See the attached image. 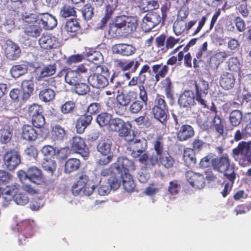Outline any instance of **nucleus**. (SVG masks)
Instances as JSON below:
<instances>
[{
    "label": "nucleus",
    "mask_w": 251,
    "mask_h": 251,
    "mask_svg": "<svg viewBox=\"0 0 251 251\" xmlns=\"http://www.w3.org/2000/svg\"><path fill=\"white\" fill-rule=\"evenodd\" d=\"M195 91L185 90L180 94L178 103L180 107L192 109L198 103L203 109L208 108L206 98L208 93L209 86L208 82L201 78L194 82Z\"/></svg>",
    "instance_id": "obj_1"
},
{
    "label": "nucleus",
    "mask_w": 251,
    "mask_h": 251,
    "mask_svg": "<svg viewBox=\"0 0 251 251\" xmlns=\"http://www.w3.org/2000/svg\"><path fill=\"white\" fill-rule=\"evenodd\" d=\"M113 63L116 69L124 73L123 76L126 79H130L127 84L128 87L135 86L138 83L139 85H143L145 83L138 75L131 78V74L135 73L140 65V61L136 58H115L113 60Z\"/></svg>",
    "instance_id": "obj_2"
},
{
    "label": "nucleus",
    "mask_w": 251,
    "mask_h": 251,
    "mask_svg": "<svg viewBox=\"0 0 251 251\" xmlns=\"http://www.w3.org/2000/svg\"><path fill=\"white\" fill-rule=\"evenodd\" d=\"M211 164L214 171L223 174V177L237 175L235 165L231 163L229 157L227 154L212 159Z\"/></svg>",
    "instance_id": "obj_3"
},
{
    "label": "nucleus",
    "mask_w": 251,
    "mask_h": 251,
    "mask_svg": "<svg viewBox=\"0 0 251 251\" xmlns=\"http://www.w3.org/2000/svg\"><path fill=\"white\" fill-rule=\"evenodd\" d=\"M112 146V142L110 138L104 137L99 140L97 149L102 156L97 161L98 166H106L112 161L114 157L111 151Z\"/></svg>",
    "instance_id": "obj_4"
},
{
    "label": "nucleus",
    "mask_w": 251,
    "mask_h": 251,
    "mask_svg": "<svg viewBox=\"0 0 251 251\" xmlns=\"http://www.w3.org/2000/svg\"><path fill=\"white\" fill-rule=\"evenodd\" d=\"M152 111L154 118L163 125L166 126L168 107L164 96L157 95L154 100Z\"/></svg>",
    "instance_id": "obj_5"
},
{
    "label": "nucleus",
    "mask_w": 251,
    "mask_h": 251,
    "mask_svg": "<svg viewBox=\"0 0 251 251\" xmlns=\"http://www.w3.org/2000/svg\"><path fill=\"white\" fill-rule=\"evenodd\" d=\"M3 162L8 170H15L21 162L20 152L14 149L6 151L3 155Z\"/></svg>",
    "instance_id": "obj_6"
},
{
    "label": "nucleus",
    "mask_w": 251,
    "mask_h": 251,
    "mask_svg": "<svg viewBox=\"0 0 251 251\" xmlns=\"http://www.w3.org/2000/svg\"><path fill=\"white\" fill-rule=\"evenodd\" d=\"M111 166L114 167L120 176L130 175L129 172L135 170L134 162L125 157H118L117 161L112 163Z\"/></svg>",
    "instance_id": "obj_7"
},
{
    "label": "nucleus",
    "mask_w": 251,
    "mask_h": 251,
    "mask_svg": "<svg viewBox=\"0 0 251 251\" xmlns=\"http://www.w3.org/2000/svg\"><path fill=\"white\" fill-rule=\"evenodd\" d=\"M18 241L20 245H25L26 239L31 238L33 235V221L25 220L21 222L18 225Z\"/></svg>",
    "instance_id": "obj_8"
},
{
    "label": "nucleus",
    "mask_w": 251,
    "mask_h": 251,
    "mask_svg": "<svg viewBox=\"0 0 251 251\" xmlns=\"http://www.w3.org/2000/svg\"><path fill=\"white\" fill-rule=\"evenodd\" d=\"M25 24L23 27L25 34L28 38H36L40 36L42 29L39 25H34L32 22L36 21L35 15L30 14L25 17Z\"/></svg>",
    "instance_id": "obj_9"
},
{
    "label": "nucleus",
    "mask_w": 251,
    "mask_h": 251,
    "mask_svg": "<svg viewBox=\"0 0 251 251\" xmlns=\"http://www.w3.org/2000/svg\"><path fill=\"white\" fill-rule=\"evenodd\" d=\"M161 18L159 13L150 12L146 14L142 19L141 27L145 32L150 31L161 22Z\"/></svg>",
    "instance_id": "obj_10"
},
{
    "label": "nucleus",
    "mask_w": 251,
    "mask_h": 251,
    "mask_svg": "<svg viewBox=\"0 0 251 251\" xmlns=\"http://www.w3.org/2000/svg\"><path fill=\"white\" fill-rule=\"evenodd\" d=\"M148 142L145 139L135 138L133 142L127 145V150L131 151V155L136 158L144 152L147 149Z\"/></svg>",
    "instance_id": "obj_11"
},
{
    "label": "nucleus",
    "mask_w": 251,
    "mask_h": 251,
    "mask_svg": "<svg viewBox=\"0 0 251 251\" xmlns=\"http://www.w3.org/2000/svg\"><path fill=\"white\" fill-rule=\"evenodd\" d=\"M35 18L46 30L52 29L57 24L55 18L48 13H39L36 16L35 15Z\"/></svg>",
    "instance_id": "obj_12"
},
{
    "label": "nucleus",
    "mask_w": 251,
    "mask_h": 251,
    "mask_svg": "<svg viewBox=\"0 0 251 251\" xmlns=\"http://www.w3.org/2000/svg\"><path fill=\"white\" fill-rule=\"evenodd\" d=\"M38 42L40 47L46 50L57 49L60 46L59 39L50 34L42 35Z\"/></svg>",
    "instance_id": "obj_13"
},
{
    "label": "nucleus",
    "mask_w": 251,
    "mask_h": 251,
    "mask_svg": "<svg viewBox=\"0 0 251 251\" xmlns=\"http://www.w3.org/2000/svg\"><path fill=\"white\" fill-rule=\"evenodd\" d=\"M187 181L194 188L202 189L205 186V178L203 175L188 171L185 174Z\"/></svg>",
    "instance_id": "obj_14"
},
{
    "label": "nucleus",
    "mask_w": 251,
    "mask_h": 251,
    "mask_svg": "<svg viewBox=\"0 0 251 251\" xmlns=\"http://www.w3.org/2000/svg\"><path fill=\"white\" fill-rule=\"evenodd\" d=\"M208 43L204 42L202 46L194 54L193 59V67L195 69H198L201 65H203L205 62V59L207 58Z\"/></svg>",
    "instance_id": "obj_15"
},
{
    "label": "nucleus",
    "mask_w": 251,
    "mask_h": 251,
    "mask_svg": "<svg viewBox=\"0 0 251 251\" xmlns=\"http://www.w3.org/2000/svg\"><path fill=\"white\" fill-rule=\"evenodd\" d=\"M152 146L155 153L151 156V161L152 164H156L158 162V157L163 155L168 151L165 149L163 137L161 135L156 137L152 142Z\"/></svg>",
    "instance_id": "obj_16"
},
{
    "label": "nucleus",
    "mask_w": 251,
    "mask_h": 251,
    "mask_svg": "<svg viewBox=\"0 0 251 251\" xmlns=\"http://www.w3.org/2000/svg\"><path fill=\"white\" fill-rule=\"evenodd\" d=\"M195 135V130L192 126L184 124L176 129V136L179 142H184L192 138Z\"/></svg>",
    "instance_id": "obj_17"
},
{
    "label": "nucleus",
    "mask_w": 251,
    "mask_h": 251,
    "mask_svg": "<svg viewBox=\"0 0 251 251\" xmlns=\"http://www.w3.org/2000/svg\"><path fill=\"white\" fill-rule=\"evenodd\" d=\"M127 126L131 127L128 122H125L119 118H112L108 128L110 131L118 132L119 134L124 135L127 131Z\"/></svg>",
    "instance_id": "obj_18"
},
{
    "label": "nucleus",
    "mask_w": 251,
    "mask_h": 251,
    "mask_svg": "<svg viewBox=\"0 0 251 251\" xmlns=\"http://www.w3.org/2000/svg\"><path fill=\"white\" fill-rule=\"evenodd\" d=\"M4 50L5 56L11 60L18 59L21 53V50L19 46L10 40L6 42Z\"/></svg>",
    "instance_id": "obj_19"
},
{
    "label": "nucleus",
    "mask_w": 251,
    "mask_h": 251,
    "mask_svg": "<svg viewBox=\"0 0 251 251\" xmlns=\"http://www.w3.org/2000/svg\"><path fill=\"white\" fill-rule=\"evenodd\" d=\"M89 83L94 88L97 89L104 88L109 83L107 78L99 73H93L89 75L88 77Z\"/></svg>",
    "instance_id": "obj_20"
},
{
    "label": "nucleus",
    "mask_w": 251,
    "mask_h": 251,
    "mask_svg": "<svg viewBox=\"0 0 251 251\" xmlns=\"http://www.w3.org/2000/svg\"><path fill=\"white\" fill-rule=\"evenodd\" d=\"M71 147L73 150L83 157H87L89 154V148L85 144L84 140L79 136L73 137Z\"/></svg>",
    "instance_id": "obj_21"
},
{
    "label": "nucleus",
    "mask_w": 251,
    "mask_h": 251,
    "mask_svg": "<svg viewBox=\"0 0 251 251\" xmlns=\"http://www.w3.org/2000/svg\"><path fill=\"white\" fill-rule=\"evenodd\" d=\"M65 30L70 38H75L81 32V26L76 19L71 18L66 22Z\"/></svg>",
    "instance_id": "obj_22"
},
{
    "label": "nucleus",
    "mask_w": 251,
    "mask_h": 251,
    "mask_svg": "<svg viewBox=\"0 0 251 251\" xmlns=\"http://www.w3.org/2000/svg\"><path fill=\"white\" fill-rule=\"evenodd\" d=\"M21 138L28 142L35 141L38 136L37 130L31 125L24 124L21 127Z\"/></svg>",
    "instance_id": "obj_23"
},
{
    "label": "nucleus",
    "mask_w": 251,
    "mask_h": 251,
    "mask_svg": "<svg viewBox=\"0 0 251 251\" xmlns=\"http://www.w3.org/2000/svg\"><path fill=\"white\" fill-rule=\"evenodd\" d=\"M112 50L114 53L122 56H129L135 53L136 49L132 45L121 43L114 45Z\"/></svg>",
    "instance_id": "obj_24"
},
{
    "label": "nucleus",
    "mask_w": 251,
    "mask_h": 251,
    "mask_svg": "<svg viewBox=\"0 0 251 251\" xmlns=\"http://www.w3.org/2000/svg\"><path fill=\"white\" fill-rule=\"evenodd\" d=\"M236 78L233 74L228 72H223L219 78V84L224 90H228L234 86Z\"/></svg>",
    "instance_id": "obj_25"
},
{
    "label": "nucleus",
    "mask_w": 251,
    "mask_h": 251,
    "mask_svg": "<svg viewBox=\"0 0 251 251\" xmlns=\"http://www.w3.org/2000/svg\"><path fill=\"white\" fill-rule=\"evenodd\" d=\"M56 69V65L54 63L39 67L37 69L36 79L39 81L46 77L51 76L55 73Z\"/></svg>",
    "instance_id": "obj_26"
},
{
    "label": "nucleus",
    "mask_w": 251,
    "mask_h": 251,
    "mask_svg": "<svg viewBox=\"0 0 251 251\" xmlns=\"http://www.w3.org/2000/svg\"><path fill=\"white\" fill-rule=\"evenodd\" d=\"M229 54L226 50L216 52L210 58L209 62L210 67L212 69H217L219 65L223 63L228 57Z\"/></svg>",
    "instance_id": "obj_27"
},
{
    "label": "nucleus",
    "mask_w": 251,
    "mask_h": 251,
    "mask_svg": "<svg viewBox=\"0 0 251 251\" xmlns=\"http://www.w3.org/2000/svg\"><path fill=\"white\" fill-rule=\"evenodd\" d=\"M211 127L218 137L223 136L225 133L226 122L220 116H214L211 121Z\"/></svg>",
    "instance_id": "obj_28"
},
{
    "label": "nucleus",
    "mask_w": 251,
    "mask_h": 251,
    "mask_svg": "<svg viewBox=\"0 0 251 251\" xmlns=\"http://www.w3.org/2000/svg\"><path fill=\"white\" fill-rule=\"evenodd\" d=\"M152 72L154 74L156 82H158L160 78L166 77L169 73V68L167 65H163L162 63L154 64L151 67Z\"/></svg>",
    "instance_id": "obj_29"
},
{
    "label": "nucleus",
    "mask_w": 251,
    "mask_h": 251,
    "mask_svg": "<svg viewBox=\"0 0 251 251\" xmlns=\"http://www.w3.org/2000/svg\"><path fill=\"white\" fill-rule=\"evenodd\" d=\"M29 180L37 184L44 182V177L41 170L35 166H32L27 169Z\"/></svg>",
    "instance_id": "obj_30"
},
{
    "label": "nucleus",
    "mask_w": 251,
    "mask_h": 251,
    "mask_svg": "<svg viewBox=\"0 0 251 251\" xmlns=\"http://www.w3.org/2000/svg\"><path fill=\"white\" fill-rule=\"evenodd\" d=\"M137 94L134 91H129L126 93H122L117 97V101L122 105L127 106L131 101L137 99Z\"/></svg>",
    "instance_id": "obj_31"
},
{
    "label": "nucleus",
    "mask_w": 251,
    "mask_h": 251,
    "mask_svg": "<svg viewBox=\"0 0 251 251\" xmlns=\"http://www.w3.org/2000/svg\"><path fill=\"white\" fill-rule=\"evenodd\" d=\"M81 162L79 159L70 158L67 159L64 165V172L66 174H70L79 169Z\"/></svg>",
    "instance_id": "obj_32"
},
{
    "label": "nucleus",
    "mask_w": 251,
    "mask_h": 251,
    "mask_svg": "<svg viewBox=\"0 0 251 251\" xmlns=\"http://www.w3.org/2000/svg\"><path fill=\"white\" fill-rule=\"evenodd\" d=\"M236 178V175L223 177L224 187L221 193L224 198L226 197L231 192Z\"/></svg>",
    "instance_id": "obj_33"
},
{
    "label": "nucleus",
    "mask_w": 251,
    "mask_h": 251,
    "mask_svg": "<svg viewBox=\"0 0 251 251\" xmlns=\"http://www.w3.org/2000/svg\"><path fill=\"white\" fill-rule=\"evenodd\" d=\"M51 133L54 140L63 141L67 137V132L65 128L58 125L52 127Z\"/></svg>",
    "instance_id": "obj_34"
},
{
    "label": "nucleus",
    "mask_w": 251,
    "mask_h": 251,
    "mask_svg": "<svg viewBox=\"0 0 251 251\" xmlns=\"http://www.w3.org/2000/svg\"><path fill=\"white\" fill-rule=\"evenodd\" d=\"M138 24L135 18L131 17H127L126 25L123 29V34L128 36L134 32L137 28Z\"/></svg>",
    "instance_id": "obj_35"
},
{
    "label": "nucleus",
    "mask_w": 251,
    "mask_h": 251,
    "mask_svg": "<svg viewBox=\"0 0 251 251\" xmlns=\"http://www.w3.org/2000/svg\"><path fill=\"white\" fill-rule=\"evenodd\" d=\"M88 60L93 62L97 69L100 68V70H103V67L100 65L102 62L103 56L101 52L99 51H94L92 52L87 53Z\"/></svg>",
    "instance_id": "obj_36"
},
{
    "label": "nucleus",
    "mask_w": 251,
    "mask_h": 251,
    "mask_svg": "<svg viewBox=\"0 0 251 251\" xmlns=\"http://www.w3.org/2000/svg\"><path fill=\"white\" fill-rule=\"evenodd\" d=\"M21 86L23 91L22 99L27 100L31 95L34 90V83L31 80H24L22 82Z\"/></svg>",
    "instance_id": "obj_37"
},
{
    "label": "nucleus",
    "mask_w": 251,
    "mask_h": 251,
    "mask_svg": "<svg viewBox=\"0 0 251 251\" xmlns=\"http://www.w3.org/2000/svg\"><path fill=\"white\" fill-rule=\"evenodd\" d=\"M183 159L188 167L193 166L196 163V154L194 150L187 148L184 150Z\"/></svg>",
    "instance_id": "obj_38"
},
{
    "label": "nucleus",
    "mask_w": 251,
    "mask_h": 251,
    "mask_svg": "<svg viewBox=\"0 0 251 251\" xmlns=\"http://www.w3.org/2000/svg\"><path fill=\"white\" fill-rule=\"evenodd\" d=\"M89 181V176L86 174H81L78 178V180L74 184L72 189L74 192L75 191V194L78 195L80 193L82 188L88 183Z\"/></svg>",
    "instance_id": "obj_39"
},
{
    "label": "nucleus",
    "mask_w": 251,
    "mask_h": 251,
    "mask_svg": "<svg viewBox=\"0 0 251 251\" xmlns=\"http://www.w3.org/2000/svg\"><path fill=\"white\" fill-rule=\"evenodd\" d=\"M122 179L123 186L124 190L128 192L131 193L134 191L135 184L131 175L120 176Z\"/></svg>",
    "instance_id": "obj_40"
},
{
    "label": "nucleus",
    "mask_w": 251,
    "mask_h": 251,
    "mask_svg": "<svg viewBox=\"0 0 251 251\" xmlns=\"http://www.w3.org/2000/svg\"><path fill=\"white\" fill-rule=\"evenodd\" d=\"M139 7L144 12H147L158 8L159 4L156 0H140Z\"/></svg>",
    "instance_id": "obj_41"
},
{
    "label": "nucleus",
    "mask_w": 251,
    "mask_h": 251,
    "mask_svg": "<svg viewBox=\"0 0 251 251\" xmlns=\"http://www.w3.org/2000/svg\"><path fill=\"white\" fill-rule=\"evenodd\" d=\"M116 6L113 4H107L105 6L104 15L100 21V28H102L105 24L111 19L114 11L116 9Z\"/></svg>",
    "instance_id": "obj_42"
},
{
    "label": "nucleus",
    "mask_w": 251,
    "mask_h": 251,
    "mask_svg": "<svg viewBox=\"0 0 251 251\" xmlns=\"http://www.w3.org/2000/svg\"><path fill=\"white\" fill-rule=\"evenodd\" d=\"M28 65L27 64L15 65L10 69V73L13 77L17 78L25 74L27 72Z\"/></svg>",
    "instance_id": "obj_43"
},
{
    "label": "nucleus",
    "mask_w": 251,
    "mask_h": 251,
    "mask_svg": "<svg viewBox=\"0 0 251 251\" xmlns=\"http://www.w3.org/2000/svg\"><path fill=\"white\" fill-rule=\"evenodd\" d=\"M55 96L54 91L50 88H45L41 90L39 93L40 100L44 102H49L52 100Z\"/></svg>",
    "instance_id": "obj_44"
},
{
    "label": "nucleus",
    "mask_w": 251,
    "mask_h": 251,
    "mask_svg": "<svg viewBox=\"0 0 251 251\" xmlns=\"http://www.w3.org/2000/svg\"><path fill=\"white\" fill-rule=\"evenodd\" d=\"M76 109V104L74 100H67L64 102L60 107L63 114H71L74 113Z\"/></svg>",
    "instance_id": "obj_45"
},
{
    "label": "nucleus",
    "mask_w": 251,
    "mask_h": 251,
    "mask_svg": "<svg viewBox=\"0 0 251 251\" xmlns=\"http://www.w3.org/2000/svg\"><path fill=\"white\" fill-rule=\"evenodd\" d=\"M65 79L67 83L73 85L82 80L75 70L68 71L65 75Z\"/></svg>",
    "instance_id": "obj_46"
},
{
    "label": "nucleus",
    "mask_w": 251,
    "mask_h": 251,
    "mask_svg": "<svg viewBox=\"0 0 251 251\" xmlns=\"http://www.w3.org/2000/svg\"><path fill=\"white\" fill-rule=\"evenodd\" d=\"M112 116L107 112H101L99 114L96 118V121L100 126H108L111 120Z\"/></svg>",
    "instance_id": "obj_47"
},
{
    "label": "nucleus",
    "mask_w": 251,
    "mask_h": 251,
    "mask_svg": "<svg viewBox=\"0 0 251 251\" xmlns=\"http://www.w3.org/2000/svg\"><path fill=\"white\" fill-rule=\"evenodd\" d=\"M227 64L228 68L230 71L236 73L241 72L242 65L237 57H230Z\"/></svg>",
    "instance_id": "obj_48"
},
{
    "label": "nucleus",
    "mask_w": 251,
    "mask_h": 251,
    "mask_svg": "<svg viewBox=\"0 0 251 251\" xmlns=\"http://www.w3.org/2000/svg\"><path fill=\"white\" fill-rule=\"evenodd\" d=\"M158 161L166 168H172L175 162L174 158L171 156L168 151L158 157Z\"/></svg>",
    "instance_id": "obj_49"
},
{
    "label": "nucleus",
    "mask_w": 251,
    "mask_h": 251,
    "mask_svg": "<svg viewBox=\"0 0 251 251\" xmlns=\"http://www.w3.org/2000/svg\"><path fill=\"white\" fill-rule=\"evenodd\" d=\"M242 113L239 110H234L230 114L229 122L234 126H237L240 125L242 120Z\"/></svg>",
    "instance_id": "obj_50"
},
{
    "label": "nucleus",
    "mask_w": 251,
    "mask_h": 251,
    "mask_svg": "<svg viewBox=\"0 0 251 251\" xmlns=\"http://www.w3.org/2000/svg\"><path fill=\"white\" fill-rule=\"evenodd\" d=\"M43 111L44 110L42 105L37 103H33L29 106L27 109V114L30 118H32L43 114Z\"/></svg>",
    "instance_id": "obj_51"
},
{
    "label": "nucleus",
    "mask_w": 251,
    "mask_h": 251,
    "mask_svg": "<svg viewBox=\"0 0 251 251\" xmlns=\"http://www.w3.org/2000/svg\"><path fill=\"white\" fill-rule=\"evenodd\" d=\"M180 38H176L174 36H170L166 38L165 46L161 48L162 52H166L169 50L172 49L180 41Z\"/></svg>",
    "instance_id": "obj_52"
},
{
    "label": "nucleus",
    "mask_w": 251,
    "mask_h": 251,
    "mask_svg": "<svg viewBox=\"0 0 251 251\" xmlns=\"http://www.w3.org/2000/svg\"><path fill=\"white\" fill-rule=\"evenodd\" d=\"M45 170L52 175L56 170V164L54 160L51 159H45L42 163Z\"/></svg>",
    "instance_id": "obj_53"
},
{
    "label": "nucleus",
    "mask_w": 251,
    "mask_h": 251,
    "mask_svg": "<svg viewBox=\"0 0 251 251\" xmlns=\"http://www.w3.org/2000/svg\"><path fill=\"white\" fill-rule=\"evenodd\" d=\"M144 103L139 100H134L130 105L128 110L133 114L139 113L143 109Z\"/></svg>",
    "instance_id": "obj_54"
},
{
    "label": "nucleus",
    "mask_w": 251,
    "mask_h": 251,
    "mask_svg": "<svg viewBox=\"0 0 251 251\" xmlns=\"http://www.w3.org/2000/svg\"><path fill=\"white\" fill-rule=\"evenodd\" d=\"M237 97L236 100L239 101L242 105L251 102V93L246 90L242 91L240 90Z\"/></svg>",
    "instance_id": "obj_55"
},
{
    "label": "nucleus",
    "mask_w": 251,
    "mask_h": 251,
    "mask_svg": "<svg viewBox=\"0 0 251 251\" xmlns=\"http://www.w3.org/2000/svg\"><path fill=\"white\" fill-rule=\"evenodd\" d=\"M82 16L86 20H89L93 17L94 12V8L90 3H86L82 7Z\"/></svg>",
    "instance_id": "obj_56"
},
{
    "label": "nucleus",
    "mask_w": 251,
    "mask_h": 251,
    "mask_svg": "<svg viewBox=\"0 0 251 251\" xmlns=\"http://www.w3.org/2000/svg\"><path fill=\"white\" fill-rule=\"evenodd\" d=\"M12 132L9 129L3 128L0 129V141L2 144L9 143L12 138Z\"/></svg>",
    "instance_id": "obj_57"
},
{
    "label": "nucleus",
    "mask_w": 251,
    "mask_h": 251,
    "mask_svg": "<svg viewBox=\"0 0 251 251\" xmlns=\"http://www.w3.org/2000/svg\"><path fill=\"white\" fill-rule=\"evenodd\" d=\"M74 85L75 86V92L79 95H85L90 91L89 86L85 83H78L77 82Z\"/></svg>",
    "instance_id": "obj_58"
},
{
    "label": "nucleus",
    "mask_w": 251,
    "mask_h": 251,
    "mask_svg": "<svg viewBox=\"0 0 251 251\" xmlns=\"http://www.w3.org/2000/svg\"><path fill=\"white\" fill-rule=\"evenodd\" d=\"M237 147L241 154L244 155L248 162L251 163V156L248 155L250 151V148L247 145V143L245 142H242L239 143Z\"/></svg>",
    "instance_id": "obj_59"
},
{
    "label": "nucleus",
    "mask_w": 251,
    "mask_h": 251,
    "mask_svg": "<svg viewBox=\"0 0 251 251\" xmlns=\"http://www.w3.org/2000/svg\"><path fill=\"white\" fill-rule=\"evenodd\" d=\"M76 11L73 7L68 5H64L60 10L61 15L64 18L76 16Z\"/></svg>",
    "instance_id": "obj_60"
},
{
    "label": "nucleus",
    "mask_w": 251,
    "mask_h": 251,
    "mask_svg": "<svg viewBox=\"0 0 251 251\" xmlns=\"http://www.w3.org/2000/svg\"><path fill=\"white\" fill-rule=\"evenodd\" d=\"M31 121L32 126L37 128H40L45 124V119L43 114L31 118Z\"/></svg>",
    "instance_id": "obj_61"
},
{
    "label": "nucleus",
    "mask_w": 251,
    "mask_h": 251,
    "mask_svg": "<svg viewBox=\"0 0 251 251\" xmlns=\"http://www.w3.org/2000/svg\"><path fill=\"white\" fill-rule=\"evenodd\" d=\"M88 65L85 64H81L78 65L75 70L79 75V77L82 80L85 77H88Z\"/></svg>",
    "instance_id": "obj_62"
},
{
    "label": "nucleus",
    "mask_w": 251,
    "mask_h": 251,
    "mask_svg": "<svg viewBox=\"0 0 251 251\" xmlns=\"http://www.w3.org/2000/svg\"><path fill=\"white\" fill-rule=\"evenodd\" d=\"M84 59L82 54H77L70 56L66 61V64L68 66L72 65L81 62Z\"/></svg>",
    "instance_id": "obj_63"
},
{
    "label": "nucleus",
    "mask_w": 251,
    "mask_h": 251,
    "mask_svg": "<svg viewBox=\"0 0 251 251\" xmlns=\"http://www.w3.org/2000/svg\"><path fill=\"white\" fill-rule=\"evenodd\" d=\"M15 202L19 205H24L26 204L29 201L26 195L21 193L16 194L13 199Z\"/></svg>",
    "instance_id": "obj_64"
}]
</instances>
